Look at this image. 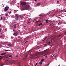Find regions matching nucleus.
Here are the masks:
<instances>
[{
    "label": "nucleus",
    "mask_w": 66,
    "mask_h": 66,
    "mask_svg": "<svg viewBox=\"0 0 66 66\" xmlns=\"http://www.w3.org/2000/svg\"><path fill=\"white\" fill-rule=\"evenodd\" d=\"M30 7L29 5H25V6L22 9L23 10H28V9Z\"/></svg>",
    "instance_id": "nucleus-1"
},
{
    "label": "nucleus",
    "mask_w": 66,
    "mask_h": 66,
    "mask_svg": "<svg viewBox=\"0 0 66 66\" xmlns=\"http://www.w3.org/2000/svg\"><path fill=\"white\" fill-rule=\"evenodd\" d=\"M13 35L14 36H17V35H18V32L15 31L14 32V33L13 34Z\"/></svg>",
    "instance_id": "nucleus-2"
},
{
    "label": "nucleus",
    "mask_w": 66,
    "mask_h": 66,
    "mask_svg": "<svg viewBox=\"0 0 66 66\" xmlns=\"http://www.w3.org/2000/svg\"><path fill=\"white\" fill-rule=\"evenodd\" d=\"M20 5H26L27 4V3L26 2H20Z\"/></svg>",
    "instance_id": "nucleus-3"
},
{
    "label": "nucleus",
    "mask_w": 66,
    "mask_h": 66,
    "mask_svg": "<svg viewBox=\"0 0 66 66\" xmlns=\"http://www.w3.org/2000/svg\"><path fill=\"white\" fill-rule=\"evenodd\" d=\"M9 9V7L7 6L4 9V11L5 12H7L8 11Z\"/></svg>",
    "instance_id": "nucleus-4"
},
{
    "label": "nucleus",
    "mask_w": 66,
    "mask_h": 66,
    "mask_svg": "<svg viewBox=\"0 0 66 66\" xmlns=\"http://www.w3.org/2000/svg\"><path fill=\"white\" fill-rule=\"evenodd\" d=\"M46 44L48 45H50V44H51L50 42L49 41V40H48V42H46Z\"/></svg>",
    "instance_id": "nucleus-5"
},
{
    "label": "nucleus",
    "mask_w": 66,
    "mask_h": 66,
    "mask_svg": "<svg viewBox=\"0 0 66 66\" xmlns=\"http://www.w3.org/2000/svg\"><path fill=\"white\" fill-rule=\"evenodd\" d=\"M63 21H59V22L58 23V24H62V22Z\"/></svg>",
    "instance_id": "nucleus-6"
},
{
    "label": "nucleus",
    "mask_w": 66,
    "mask_h": 66,
    "mask_svg": "<svg viewBox=\"0 0 66 66\" xmlns=\"http://www.w3.org/2000/svg\"><path fill=\"white\" fill-rule=\"evenodd\" d=\"M48 52H44V55H43L44 56H45V55H47V54H48Z\"/></svg>",
    "instance_id": "nucleus-7"
},
{
    "label": "nucleus",
    "mask_w": 66,
    "mask_h": 66,
    "mask_svg": "<svg viewBox=\"0 0 66 66\" xmlns=\"http://www.w3.org/2000/svg\"><path fill=\"white\" fill-rule=\"evenodd\" d=\"M15 16V17H16V18H18V17H19V16H18V14H16Z\"/></svg>",
    "instance_id": "nucleus-8"
},
{
    "label": "nucleus",
    "mask_w": 66,
    "mask_h": 66,
    "mask_svg": "<svg viewBox=\"0 0 66 66\" xmlns=\"http://www.w3.org/2000/svg\"><path fill=\"white\" fill-rule=\"evenodd\" d=\"M13 46V44H9V47H12Z\"/></svg>",
    "instance_id": "nucleus-9"
},
{
    "label": "nucleus",
    "mask_w": 66,
    "mask_h": 66,
    "mask_svg": "<svg viewBox=\"0 0 66 66\" xmlns=\"http://www.w3.org/2000/svg\"><path fill=\"white\" fill-rule=\"evenodd\" d=\"M5 54H6V53H3L1 54V55H5Z\"/></svg>",
    "instance_id": "nucleus-10"
},
{
    "label": "nucleus",
    "mask_w": 66,
    "mask_h": 66,
    "mask_svg": "<svg viewBox=\"0 0 66 66\" xmlns=\"http://www.w3.org/2000/svg\"><path fill=\"white\" fill-rule=\"evenodd\" d=\"M48 21H49V22H51V21H48V20H46V23H48Z\"/></svg>",
    "instance_id": "nucleus-11"
},
{
    "label": "nucleus",
    "mask_w": 66,
    "mask_h": 66,
    "mask_svg": "<svg viewBox=\"0 0 66 66\" xmlns=\"http://www.w3.org/2000/svg\"><path fill=\"white\" fill-rule=\"evenodd\" d=\"M60 36H61V35H60L59 36H57V38H60Z\"/></svg>",
    "instance_id": "nucleus-12"
},
{
    "label": "nucleus",
    "mask_w": 66,
    "mask_h": 66,
    "mask_svg": "<svg viewBox=\"0 0 66 66\" xmlns=\"http://www.w3.org/2000/svg\"><path fill=\"white\" fill-rule=\"evenodd\" d=\"M47 37H48L47 36L45 38V39H44V40H43V41H44V42H45V41L46 39H47Z\"/></svg>",
    "instance_id": "nucleus-13"
},
{
    "label": "nucleus",
    "mask_w": 66,
    "mask_h": 66,
    "mask_svg": "<svg viewBox=\"0 0 66 66\" xmlns=\"http://www.w3.org/2000/svg\"><path fill=\"white\" fill-rule=\"evenodd\" d=\"M16 24H14L13 26V27H14V28H16Z\"/></svg>",
    "instance_id": "nucleus-14"
},
{
    "label": "nucleus",
    "mask_w": 66,
    "mask_h": 66,
    "mask_svg": "<svg viewBox=\"0 0 66 66\" xmlns=\"http://www.w3.org/2000/svg\"><path fill=\"white\" fill-rule=\"evenodd\" d=\"M40 4H41V3H38L37 4V6H39V5Z\"/></svg>",
    "instance_id": "nucleus-15"
},
{
    "label": "nucleus",
    "mask_w": 66,
    "mask_h": 66,
    "mask_svg": "<svg viewBox=\"0 0 66 66\" xmlns=\"http://www.w3.org/2000/svg\"><path fill=\"white\" fill-rule=\"evenodd\" d=\"M42 23H40V24H38V26H42Z\"/></svg>",
    "instance_id": "nucleus-16"
},
{
    "label": "nucleus",
    "mask_w": 66,
    "mask_h": 66,
    "mask_svg": "<svg viewBox=\"0 0 66 66\" xmlns=\"http://www.w3.org/2000/svg\"><path fill=\"white\" fill-rule=\"evenodd\" d=\"M39 64H40V65H41V64H42V61H41L39 63Z\"/></svg>",
    "instance_id": "nucleus-17"
},
{
    "label": "nucleus",
    "mask_w": 66,
    "mask_h": 66,
    "mask_svg": "<svg viewBox=\"0 0 66 66\" xmlns=\"http://www.w3.org/2000/svg\"><path fill=\"white\" fill-rule=\"evenodd\" d=\"M4 36L3 35H1V36H0V38H2V37H3Z\"/></svg>",
    "instance_id": "nucleus-18"
},
{
    "label": "nucleus",
    "mask_w": 66,
    "mask_h": 66,
    "mask_svg": "<svg viewBox=\"0 0 66 66\" xmlns=\"http://www.w3.org/2000/svg\"><path fill=\"white\" fill-rule=\"evenodd\" d=\"M4 51H9V50H4Z\"/></svg>",
    "instance_id": "nucleus-19"
},
{
    "label": "nucleus",
    "mask_w": 66,
    "mask_h": 66,
    "mask_svg": "<svg viewBox=\"0 0 66 66\" xmlns=\"http://www.w3.org/2000/svg\"><path fill=\"white\" fill-rule=\"evenodd\" d=\"M44 59H42L41 61L42 62H44Z\"/></svg>",
    "instance_id": "nucleus-20"
},
{
    "label": "nucleus",
    "mask_w": 66,
    "mask_h": 66,
    "mask_svg": "<svg viewBox=\"0 0 66 66\" xmlns=\"http://www.w3.org/2000/svg\"><path fill=\"white\" fill-rule=\"evenodd\" d=\"M2 30V28H1L0 29V32H1V30Z\"/></svg>",
    "instance_id": "nucleus-21"
},
{
    "label": "nucleus",
    "mask_w": 66,
    "mask_h": 66,
    "mask_svg": "<svg viewBox=\"0 0 66 66\" xmlns=\"http://www.w3.org/2000/svg\"><path fill=\"white\" fill-rule=\"evenodd\" d=\"M38 63H37L35 65V66H36V65H37V64H38Z\"/></svg>",
    "instance_id": "nucleus-22"
},
{
    "label": "nucleus",
    "mask_w": 66,
    "mask_h": 66,
    "mask_svg": "<svg viewBox=\"0 0 66 66\" xmlns=\"http://www.w3.org/2000/svg\"><path fill=\"white\" fill-rule=\"evenodd\" d=\"M29 21H30V20L31 21V18L29 19Z\"/></svg>",
    "instance_id": "nucleus-23"
},
{
    "label": "nucleus",
    "mask_w": 66,
    "mask_h": 66,
    "mask_svg": "<svg viewBox=\"0 0 66 66\" xmlns=\"http://www.w3.org/2000/svg\"><path fill=\"white\" fill-rule=\"evenodd\" d=\"M42 15H43L42 14H40L39 15V16H42Z\"/></svg>",
    "instance_id": "nucleus-24"
},
{
    "label": "nucleus",
    "mask_w": 66,
    "mask_h": 66,
    "mask_svg": "<svg viewBox=\"0 0 66 66\" xmlns=\"http://www.w3.org/2000/svg\"><path fill=\"white\" fill-rule=\"evenodd\" d=\"M8 16V14H6L5 16H6H6Z\"/></svg>",
    "instance_id": "nucleus-25"
},
{
    "label": "nucleus",
    "mask_w": 66,
    "mask_h": 66,
    "mask_svg": "<svg viewBox=\"0 0 66 66\" xmlns=\"http://www.w3.org/2000/svg\"><path fill=\"white\" fill-rule=\"evenodd\" d=\"M1 20H2V16L1 17Z\"/></svg>",
    "instance_id": "nucleus-26"
},
{
    "label": "nucleus",
    "mask_w": 66,
    "mask_h": 66,
    "mask_svg": "<svg viewBox=\"0 0 66 66\" xmlns=\"http://www.w3.org/2000/svg\"><path fill=\"white\" fill-rule=\"evenodd\" d=\"M9 57H11L12 56H13L12 55H10L9 56Z\"/></svg>",
    "instance_id": "nucleus-27"
},
{
    "label": "nucleus",
    "mask_w": 66,
    "mask_h": 66,
    "mask_svg": "<svg viewBox=\"0 0 66 66\" xmlns=\"http://www.w3.org/2000/svg\"><path fill=\"white\" fill-rule=\"evenodd\" d=\"M27 42H29V41H26V42H25V43H27Z\"/></svg>",
    "instance_id": "nucleus-28"
},
{
    "label": "nucleus",
    "mask_w": 66,
    "mask_h": 66,
    "mask_svg": "<svg viewBox=\"0 0 66 66\" xmlns=\"http://www.w3.org/2000/svg\"><path fill=\"white\" fill-rule=\"evenodd\" d=\"M36 19H35L34 20V21H35V20H36Z\"/></svg>",
    "instance_id": "nucleus-29"
},
{
    "label": "nucleus",
    "mask_w": 66,
    "mask_h": 66,
    "mask_svg": "<svg viewBox=\"0 0 66 66\" xmlns=\"http://www.w3.org/2000/svg\"><path fill=\"white\" fill-rule=\"evenodd\" d=\"M5 18H4V20H5Z\"/></svg>",
    "instance_id": "nucleus-30"
},
{
    "label": "nucleus",
    "mask_w": 66,
    "mask_h": 66,
    "mask_svg": "<svg viewBox=\"0 0 66 66\" xmlns=\"http://www.w3.org/2000/svg\"><path fill=\"white\" fill-rule=\"evenodd\" d=\"M34 1H35V2H36V1H37V0H34Z\"/></svg>",
    "instance_id": "nucleus-31"
},
{
    "label": "nucleus",
    "mask_w": 66,
    "mask_h": 66,
    "mask_svg": "<svg viewBox=\"0 0 66 66\" xmlns=\"http://www.w3.org/2000/svg\"><path fill=\"white\" fill-rule=\"evenodd\" d=\"M39 22V21H37V23H38V22Z\"/></svg>",
    "instance_id": "nucleus-32"
},
{
    "label": "nucleus",
    "mask_w": 66,
    "mask_h": 66,
    "mask_svg": "<svg viewBox=\"0 0 66 66\" xmlns=\"http://www.w3.org/2000/svg\"><path fill=\"white\" fill-rule=\"evenodd\" d=\"M18 20V18H17V19H16V20Z\"/></svg>",
    "instance_id": "nucleus-33"
},
{
    "label": "nucleus",
    "mask_w": 66,
    "mask_h": 66,
    "mask_svg": "<svg viewBox=\"0 0 66 66\" xmlns=\"http://www.w3.org/2000/svg\"><path fill=\"white\" fill-rule=\"evenodd\" d=\"M19 17H20V18H21V15H20L19 16Z\"/></svg>",
    "instance_id": "nucleus-34"
},
{
    "label": "nucleus",
    "mask_w": 66,
    "mask_h": 66,
    "mask_svg": "<svg viewBox=\"0 0 66 66\" xmlns=\"http://www.w3.org/2000/svg\"><path fill=\"white\" fill-rule=\"evenodd\" d=\"M59 1H57V3H59Z\"/></svg>",
    "instance_id": "nucleus-35"
},
{
    "label": "nucleus",
    "mask_w": 66,
    "mask_h": 66,
    "mask_svg": "<svg viewBox=\"0 0 66 66\" xmlns=\"http://www.w3.org/2000/svg\"><path fill=\"white\" fill-rule=\"evenodd\" d=\"M6 58H7H7H9V57L7 56L6 57Z\"/></svg>",
    "instance_id": "nucleus-36"
},
{
    "label": "nucleus",
    "mask_w": 66,
    "mask_h": 66,
    "mask_svg": "<svg viewBox=\"0 0 66 66\" xmlns=\"http://www.w3.org/2000/svg\"><path fill=\"white\" fill-rule=\"evenodd\" d=\"M46 45H47V44H46L44 45V46H46Z\"/></svg>",
    "instance_id": "nucleus-37"
},
{
    "label": "nucleus",
    "mask_w": 66,
    "mask_h": 66,
    "mask_svg": "<svg viewBox=\"0 0 66 66\" xmlns=\"http://www.w3.org/2000/svg\"><path fill=\"white\" fill-rule=\"evenodd\" d=\"M31 23V22H28V23Z\"/></svg>",
    "instance_id": "nucleus-38"
},
{
    "label": "nucleus",
    "mask_w": 66,
    "mask_h": 66,
    "mask_svg": "<svg viewBox=\"0 0 66 66\" xmlns=\"http://www.w3.org/2000/svg\"><path fill=\"white\" fill-rule=\"evenodd\" d=\"M46 57H47V55L46 56H45Z\"/></svg>",
    "instance_id": "nucleus-39"
},
{
    "label": "nucleus",
    "mask_w": 66,
    "mask_h": 66,
    "mask_svg": "<svg viewBox=\"0 0 66 66\" xmlns=\"http://www.w3.org/2000/svg\"><path fill=\"white\" fill-rule=\"evenodd\" d=\"M66 31H65V32H64V34H66Z\"/></svg>",
    "instance_id": "nucleus-40"
},
{
    "label": "nucleus",
    "mask_w": 66,
    "mask_h": 66,
    "mask_svg": "<svg viewBox=\"0 0 66 66\" xmlns=\"http://www.w3.org/2000/svg\"><path fill=\"white\" fill-rule=\"evenodd\" d=\"M49 64H48V65H47V66H49Z\"/></svg>",
    "instance_id": "nucleus-41"
},
{
    "label": "nucleus",
    "mask_w": 66,
    "mask_h": 66,
    "mask_svg": "<svg viewBox=\"0 0 66 66\" xmlns=\"http://www.w3.org/2000/svg\"><path fill=\"white\" fill-rule=\"evenodd\" d=\"M27 56H27V55L26 56V57H27Z\"/></svg>",
    "instance_id": "nucleus-42"
},
{
    "label": "nucleus",
    "mask_w": 66,
    "mask_h": 66,
    "mask_svg": "<svg viewBox=\"0 0 66 66\" xmlns=\"http://www.w3.org/2000/svg\"><path fill=\"white\" fill-rule=\"evenodd\" d=\"M16 57H18V56H17H17H16Z\"/></svg>",
    "instance_id": "nucleus-43"
},
{
    "label": "nucleus",
    "mask_w": 66,
    "mask_h": 66,
    "mask_svg": "<svg viewBox=\"0 0 66 66\" xmlns=\"http://www.w3.org/2000/svg\"><path fill=\"white\" fill-rule=\"evenodd\" d=\"M7 19H8V18H7Z\"/></svg>",
    "instance_id": "nucleus-44"
},
{
    "label": "nucleus",
    "mask_w": 66,
    "mask_h": 66,
    "mask_svg": "<svg viewBox=\"0 0 66 66\" xmlns=\"http://www.w3.org/2000/svg\"><path fill=\"white\" fill-rule=\"evenodd\" d=\"M11 12H9V14H11Z\"/></svg>",
    "instance_id": "nucleus-45"
},
{
    "label": "nucleus",
    "mask_w": 66,
    "mask_h": 66,
    "mask_svg": "<svg viewBox=\"0 0 66 66\" xmlns=\"http://www.w3.org/2000/svg\"><path fill=\"white\" fill-rule=\"evenodd\" d=\"M60 18V17H59L58 18Z\"/></svg>",
    "instance_id": "nucleus-46"
},
{
    "label": "nucleus",
    "mask_w": 66,
    "mask_h": 66,
    "mask_svg": "<svg viewBox=\"0 0 66 66\" xmlns=\"http://www.w3.org/2000/svg\"><path fill=\"white\" fill-rule=\"evenodd\" d=\"M65 12H66V11H65Z\"/></svg>",
    "instance_id": "nucleus-47"
},
{
    "label": "nucleus",
    "mask_w": 66,
    "mask_h": 66,
    "mask_svg": "<svg viewBox=\"0 0 66 66\" xmlns=\"http://www.w3.org/2000/svg\"><path fill=\"white\" fill-rule=\"evenodd\" d=\"M1 57V56H0V57Z\"/></svg>",
    "instance_id": "nucleus-48"
},
{
    "label": "nucleus",
    "mask_w": 66,
    "mask_h": 66,
    "mask_svg": "<svg viewBox=\"0 0 66 66\" xmlns=\"http://www.w3.org/2000/svg\"><path fill=\"white\" fill-rule=\"evenodd\" d=\"M1 27V26H0V28Z\"/></svg>",
    "instance_id": "nucleus-49"
},
{
    "label": "nucleus",
    "mask_w": 66,
    "mask_h": 66,
    "mask_svg": "<svg viewBox=\"0 0 66 66\" xmlns=\"http://www.w3.org/2000/svg\"><path fill=\"white\" fill-rule=\"evenodd\" d=\"M51 22H53V21H51Z\"/></svg>",
    "instance_id": "nucleus-50"
},
{
    "label": "nucleus",
    "mask_w": 66,
    "mask_h": 66,
    "mask_svg": "<svg viewBox=\"0 0 66 66\" xmlns=\"http://www.w3.org/2000/svg\"><path fill=\"white\" fill-rule=\"evenodd\" d=\"M49 39V38L48 39Z\"/></svg>",
    "instance_id": "nucleus-51"
},
{
    "label": "nucleus",
    "mask_w": 66,
    "mask_h": 66,
    "mask_svg": "<svg viewBox=\"0 0 66 66\" xmlns=\"http://www.w3.org/2000/svg\"><path fill=\"white\" fill-rule=\"evenodd\" d=\"M13 31H15V30H13Z\"/></svg>",
    "instance_id": "nucleus-52"
},
{
    "label": "nucleus",
    "mask_w": 66,
    "mask_h": 66,
    "mask_svg": "<svg viewBox=\"0 0 66 66\" xmlns=\"http://www.w3.org/2000/svg\"><path fill=\"white\" fill-rule=\"evenodd\" d=\"M60 1L61 0H60Z\"/></svg>",
    "instance_id": "nucleus-53"
}]
</instances>
